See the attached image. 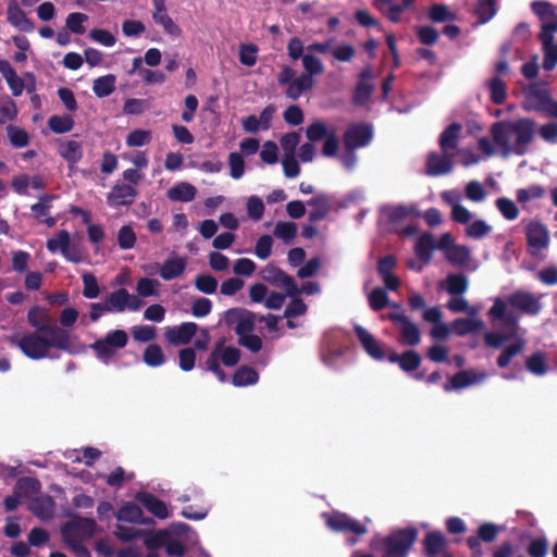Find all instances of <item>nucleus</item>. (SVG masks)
I'll return each instance as SVG.
<instances>
[{"instance_id":"obj_15","label":"nucleus","mask_w":557,"mask_h":557,"mask_svg":"<svg viewBox=\"0 0 557 557\" xmlns=\"http://www.w3.org/2000/svg\"><path fill=\"white\" fill-rule=\"evenodd\" d=\"M527 242L532 256L537 255L548 245V231L540 222H531L525 230Z\"/></svg>"},{"instance_id":"obj_5","label":"nucleus","mask_w":557,"mask_h":557,"mask_svg":"<svg viewBox=\"0 0 557 557\" xmlns=\"http://www.w3.org/2000/svg\"><path fill=\"white\" fill-rule=\"evenodd\" d=\"M127 343V333L124 330H114L108 332L103 338L97 339L90 347L100 360L108 362L116 350L124 348Z\"/></svg>"},{"instance_id":"obj_58","label":"nucleus","mask_w":557,"mask_h":557,"mask_svg":"<svg viewBox=\"0 0 557 557\" xmlns=\"http://www.w3.org/2000/svg\"><path fill=\"white\" fill-rule=\"evenodd\" d=\"M492 232V226L484 220H475L466 227V235L473 239H482Z\"/></svg>"},{"instance_id":"obj_51","label":"nucleus","mask_w":557,"mask_h":557,"mask_svg":"<svg viewBox=\"0 0 557 557\" xmlns=\"http://www.w3.org/2000/svg\"><path fill=\"white\" fill-rule=\"evenodd\" d=\"M222 346V342H218L213 348V350L210 352V355L207 358L206 361V368L207 370L211 371L216 375L219 381L225 382L227 380L226 373L221 369L220 362H219V349Z\"/></svg>"},{"instance_id":"obj_23","label":"nucleus","mask_w":557,"mask_h":557,"mask_svg":"<svg viewBox=\"0 0 557 557\" xmlns=\"http://www.w3.org/2000/svg\"><path fill=\"white\" fill-rule=\"evenodd\" d=\"M387 360L396 363L404 372L416 371L421 364V356L416 350L409 349L397 354L394 349L387 350Z\"/></svg>"},{"instance_id":"obj_6","label":"nucleus","mask_w":557,"mask_h":557,"mask_svg":"<svg viewBox=\"0 0 557 557\" xmlns=\"http://www.w3.org/2000/svg\"><path fill=\"white\" fill-rule=\"evenodd\" d=\"M322 517L326 527L333 532L343 534L352 533L357 536H361L368 533V528L364 523L351 518L345 512H324Z\"/></svg>"},{"instance_id":"obj_14","label":"nucleus","mask_w":557,"mask_h":557,"mask_svg":"<svg viewBox=\"0 0 557 557\" xmlns=\"http://www.w3.org/2000/svg\"><path fill=\"white\" fill-rule=\"evenodd\" d=\"M448 542L441 531H430L422 541L425 557H451L447 552Z\"/></svg>"},{"instance_id":"obj_53","label":"nucleus","mask_w":557,"mask_h":557,"mask_svg":"<svg viewBox=\"0 0 557 557\" xmlns=\"http://www.w3.org/2000/svg\"><path fill=\"white\" fill-rule=\"evenodd\" d=\"M160 282L156 278L141 277L137 281L136 292L140 297H151L159 295Z\"/></svg>"},{"instance_id":"obj_13","label":"nucleus","mask_w":557,"mask_h":557,"mask_svg":"<svg viewBox=\"0 0 557 557\" xmlns=\"http://www.w3.org/2000/svg\"><path fill=\"white\" fill-rule=\"evenodd\" d=\"M506 301L511 308L531 315L537 314L542 309L540 300L530 292H513L507 296Z\"/></svg>"},{"instance_id":"obj_42","label":"nucleus","mask_w":557,"mask_h":557,"mask_svg":"<svg viewBox=\"0 0 557 557\" xmlns=\"http://www.w3.org/2000/svg\"><path fill=\"white\" fill-rule=\"evenodd\" d=\"M483 327L481 320H474L469 318H459L453 322V331L458 336H466L468 334L478 332Z\"/></svg>"},{"instance_id":"obj_20","label":"nucleus","mask_w":557,"mask_h":557,"mask_svg":"<svg viewBox=\"0 0 557 557\" xmlns=\"http://www.w3.org/2000/svg\"><path fill=\"white\" fill-rule=\"evenodd\" d=\"M27 322L30 326L35 329V331L42 332L45 335H61L63 327H60L55 324L49 323V315L47 313H41L39 307L35 306L29 309L27 313Z\"/></svg>"},{"instance_id":"obj_48","label":"nucleus","mask_w":557,"mask_h":557,"mask_svg":"<svg viewBox=\"0 0 557 557\" xmlns=\"http://www.w3.org/2000/svg\"><path fill=\"white\" fill-rule=\"evenodd\" d=\"M143 360L147 366L157 368L164 363L165 357L158 344H149L144 350Z\"/></svg>"},{"instance_id":"obj_19","label":"nucleus","mask_w":557,"mask_h":557,"mask_svg":"<svg viewBox=\"0 0 557 557\" xmlns=\"http://www.w3.org/2000/svg\"><path fill=\"white\" fill-rule=\"evenodd\" d=\"M355 334L366 352L374 360L382 361L387 358V352L379 342L363 326L357 324L354 327Z\"/></svg>"},{"instance_id":"obj_3","label":"nucleus","mask_w":557,"mask_h":557,"mask_svg":"<svg viewBox=\"0 0 557 557\" xmlns=\"http://www.w3.org/2000/svg\"><path fill=\"white\" fill-rule=\"evenodd\" d=\"M419 531L416 527L395 529L381 541L382 557H408L418 541ZM352 557H374L372 554H354Z\"/></svg>"},{"instance_id":"obj_45","label":"nucleus","mask_w":557,"mask_h":557,"mask_svg":"<svg viewBox=\"0 0 557 557\" xmlns=\"http://www.w3.org/2000/svg\"><path fill=\"white\" fill-rule=\"evenodd\" d=\"M129 298V293L125 288H119L112 292L107 298L106 302L110 312H123L126 310V301Z\"/></svg>"},{"instance_id":"obj_61","label":"nucleus","mask_w":557,"mask_h":557,"mask_svg":"<svg viewBox=\"0 0 557 557\" xmlns=\"http://www.w3.org/2000/svg\"><path fill=\"white\" fill-rule=\"evenodd\" d=\"M273 233L277 238L289 244L297 234V225L294 222H278Z\"/></svg>"},{"instance_id":"obj_30","label":"nucleus","mask_w":557,"mask_h":557,"mask_svg":"<svg viewBox=\"0 0 557 557\" xmlns=\"http://www.w3.org/2000/svg\"><path fill=\"white\" fill-rule=\"evenodd\" d=\"M542 42L544 53L543 69L553 71L557 64V45L555 44V35H539Z\"/></svg>"},{"instance_id":"obj_52","label":"nucleus","mask_w":557,"mask_h":557,"mask_svg":"<svg viewBox=\"0 0 557 557\" xmlns=\"http://www.w3.org/2000/svg\"><path fill=\"white\" fill-rule=\"evenodd\" d=\"M373 90V84L367 82H358L352 95L354 104L359 107L367 104L372 96Z\"/></svg>"},{"instance_id":"obj_27","label":"nucleus","mask_w":557,"mask_h":557,"mask_svg":"<svg viewBox=\"0 0 557 557\" xmlns=\"http://www.w3.org/2000/svg\"><path fill=\"white\" fill-rule=\"evenodd\" d=\"M136 500L143 505L150 513L159 519L169 517V510L164 502L148 492H139L136 494Z\"/></svg>"},{"instance_id":"obj_50","label":"nucleus","mask_w":557,"mask_h":557,"mask_svg":"<svg viewBox=\"0 0 557 557\" xmlns=\"http://www.w3.org/2000/svg\"><path fill=\"white\" fill-rule=\"evenodd\" d=\"M525 368L535 375H544L547 372L546 358L544 352L536 351L525 360Z\"/></svg>"},{"instance_id":"obj_2","label":"nucleus","mask_w":557,"mask_h":557,"mask_svg":"<svg viewBox=\"0 0 557 557\" xmlns=\"http://www.w3.org/2000/svg\"><path fill=\"white\" fill-rule=\"evenodd\" d=\"M22 352L29 359L40 360L49 357V350L57 348L63 351H70L72 347L71 335L69 331L62 330L61 335H45L42 332H30L23 335L20 339H12Z\"/></svg>"},{"instance_id":"obj_63","label":"nucleus","mask_w":557,"mask_h":557,"mask_svg":"<svg viewBox=\"0 0 557 557\" xmlns=\"http://www.w3.org/2000/svg\"><path fill=\"white\" fill-rule=\"evenodd\" d=\"M500 532V527L493 522H484L476 530V537L485 543H492Z\"/></svg>"},{"instance_id":"obj_29","label":"nucleus","mask_w":557,"mask_h":557,"mask_svg":"<svg viewBox=\"0 0 557 557\" xmlns=\"http://www.w3.org/2000/svg\"><path fill=\"white\" fill-rule=\"evenodd\" d=\"M116 519L123 522L131 523H141L147 524L151 523V519H144L143 509L135 503L128 502L125 503L116 512Z\"/></svg>"},{"instance_id":"obj_56","label":"nucleus","mask_w":557,"mask_h":557,"mask_svg":"<svg viewBox=\"0 0 557 557\" xmlns=\"http://www.w3.org/2000/svg\"><path fill=\"white\" fill-rule=\"evenodd\" d=\"M302 66L305 69L304 75H308L312 78V76L320 75L324 72V65L322 61L310 53H306L302 59Z\"/></svg>"},{"instance_id":"obj_26","label":"nucleus","mask_w":557,"mask_h":557,"mask_svg":"<svg viewBox=\"0 0 557 557\" xmlns=\"http://www.w3.org/2000/svg\"><path fill=\"white\" fill-rule=\"evenodd\" d=\"M461 129L462 125L454 122L441 133L438 145L443 152L457 154Z\"/></svg>"},{"instance_id":"obj_55","label":"nucleus","mask_w":557,"mask_h":557,"mask_svg":"<svg viewBox=\"0 0 557 557\" xmlns=\"http://www.w3.org/2000/svg\"><path fill=\"white\" fill-rule=\"evenodd\" d=\"M549 542L546 536L532 537L527 546V554L530 557H545L548 554Z\"/></svg>"},{"instance_id":"obj_8","label":"nucleus","mask_w":557,"mask_h":557,"mask_svg":"<svg viewBox=\"0 0 557 557\" xmlns=\"http://www.w3.org/2000/svg\"><path fill=\"white\" fill-rule=\"evenodd\" d=\"M258 319L256 313L243 308L228 309L224 314L225 324L227 326H234V331L238 337L251 334Z\"/></svg>"},{"instance_id":"obj_22","label":"nucleus","mask_w":557,"mask_h":557,"mask_svg":"<svg viewBox=\"0 0 557 557\" xmlns=\"http://www.w3.org/2000/svg\"><path fill=\"white\" fill-rule=\"evenodd\" d=\"M153 12L152 18L156 24L163 27V30L172 36H180L182 30L168 14L164 0H152Z\"/></svg>"},{"instance_id":"obj_40","label":"nucleus","mask_w":557,"mask_h":557,"mask_svg":"<svg viewBox=\"0 0 557 557\" xmlns=\"http://www.w3.org/2000/svg\"><path fill=\"white\" fill-rule=\"evenodd\" d=\"M487 87L490 90V99L494 104L500 106L506 101V84L499 76L492 77L487 83Z\"/></svg>"},{"instance_id":"obj_21","label":"nucleus","mask_w":557,"mask_h":557,"mask_svg":"<svg viewBox=\"0 0 557 557\" xmlns=\"http://www.w3.org/2000/svg\"><path fill=\"white\" fill-rule=\"evenodd\" d=\"M197 329L198 326L195 322H184L178 326L168 327L165 330V338L174 346L186 345L193 339Z\"/></svg>"},{"instance_id":"obj_25","label":"nucleus","mask_w":557,"mask_h":557,"mask_svg":"<svg viewBox=\"0 0 557 557\" xmlns=\"http://www.w3.org/2000/svg\"><path fill=\"white\" fill-rule=\"evenodd\" d=\"M152 269H158L159 275L164 281H172L178 276H181L186 269V260L181 257L166 259L162 264L154 263L151 265L150 273H152Z\"/></svg>"},{"instance_id":"obj_64","label":"nucleus","mask_w":557,"mask_h":557,"mask_svg":"<svg viewBox=\"0 0 557 557\" xmlns=\"http://www.w3.org/2000/svg\"><path fill=\"white\" fill-rule=\"evenodd\" d=\"M88 21V15L81 12L70 13L66 17V27L76 35H83L85 33L84 23Z\"/></svg>"},{"instance_id":"obj_43","label":"nucleus","mask_w":557,"mask_h":557,"mask_svg":"<svg viewBox=\"0 0 557 557\" xmlns=\"http://www.w3.org/2000/svg\"><path fill=\"white\" fill-rule=\"evenodd\" d=\"M446 260L453 265L465 267L471 258V250L465 245H455L451 250L445 255Z\"/></svg>"},{"instance_id":"obj_44","label":"nucleus","mask_w":557,"mask_h":557,"mask_svg":"<svg viewBox=\"0 0 557 557\" xmlns=\"http://www.w3.org/2000/svg\"><path fill=\"white\" fill-rule=\"evenodd\" d=\"M334 131V127H327L324 122L314 121L307 126L306 137L310 143L313 144L322 139H325Z\"/></svg>"},{"instance_id":"obj_10","label":"nucleus","mask_w":557,"mask_h":557,"mask_svg":"<svg viewBox=\"0 0 557 557\" xmlns=\"http://www.w3.org/2000/svg\"><path fill=\"white\" fill-rule=\"evenodd\" d=\"M373 138L372 126L366 123L349 125L343 134V144L346 150H357L367 147Z\"/></svg>"},{"instance_id":"obj_47","label":"nucleus","mask_w":557,"mask_h":557,"mask_svg":"<svg viewBox=\"0 0 557 557\" xmlns=\"http://www.w3.org/2000/svg\"><path fill=\"white\" fill-rule=\"evenodd\" d=\"M468 278L462 273H453L447 276V293L451 296H461L468 289Z\"/></svg>"},{"instance_id":"obj_4","label":"nucleus","mask_w":557,"mask_h":557,"mask_svg":"<svg viewBox=\"0 0 557 557\" xmlns=\"http://www.w3.org/2000/svg\"><path fill=\"white\" fill-rule=\"evenodd\" d=\"M419 531L416 527L395 529L381 541L382 557H408L418 541ZM352 557H374L372 554H354Z\"/></svg>"},{"instance_id":"obj_60","label":"nucleus","mask_w":557,"mask_h":557,"mask_svg":"<svg viewBox=\"0 0 557 557\" xmlns=\"http://www.w3.org/2000/svg\"><path fill=\"white\" fill-rule=\"evenodd\" d=\"M70 244H71V238H70L69 232L65 230H62L57 234L55 237L49 238L47 240L46 246L50 252L54 253L58 250H60L62 252L63 250L69 248Z\"/></svg>"},{"instance_id":"obj_35","label":"nucleus","mask_w":557,"mask_h":557,"mask_svg":"<svg viewBox=\"0 0 557 557\" xmlns=\"http://www.w3.org/2000/svg\"><path fill=\"white\" fill-rule=\"evenodd\" d=\"M497 0H479L474 8L476 23L479 25H484L488 23L497 14Z\"/></svg>"},{"instance_id":"obj_37","label":"nucleus","mask_w":557,"mask_h":557,"mask_svg":"<svg viewBox=\"0 0 557 557\" xmlns=\"http://www.w3.org/2000/svg\"><path fill=\"white\" fill-rule=\"evenodd\" d=\"M525 343L522 338H517L515 343L506 346L500 355L497 357L496 364L499 369L507 368L511 360L522 354Z\"/></svg>"},{"instance_id":"obj_38","label":"nucleus","mask_w":557,"mask_h":557,"mask_svg":"<svg viewBox=\"0 0 557 557\" xmlns=\"http://www.w3.org/2000/svg\"><path fill=\"white\" fill-rule=\"evenodd\" d=\"M258 372L248 366H240L233 374L232 383L234 386H248L258 382Z\"/></svg>"},{"instance_id":"obj_28","label":"nucleus","mask_w":557,"mask_h":557,"mask_svg":"<svg viewBox=\"0 0 557 557\" xmlns=\"http://www.w3.org/2000/svg\"><path fill=\"white\" fill-rule=\"evenodd\" d=\"M484 376H485V374H483V373L476 375L474 373L461 370V371L457 372L456 374H454L449 379V381L446 384H444L443 389L446 393H450L451 391H455V389L466 388L472 384L480 382L482 379H484Z\"/></svg>"},{"instance_id":"obj_1","label":"nucleus","mask_w":557,"mask_h":557,"mask_svg":"<svg viewBox=\"0 0 557 557\" xmlns=\"http://www.w3.org/2000/svg\"><path fill=\"white\" fill-rule=\"evenodd\" d=\"M535 127L534 120L522 117L512 122H496L492 125L491 133L495 144L506 153L524 156L534 139Z\"/></svg>"},{"instance_id":"obj_46","label":"nucleus","mask_w":557,"mask_h":557,"mask_svg":"<svg viewBox=\"0 0 557 557\" xmlns=\"http://www.w3.org/2000/svg\"><path fill=\"white\" fill-rule=\"evenodd\" d=\"M40 488V483L37 479L24 476L16 481L14 485V492L22 497H29L36 494Z\"/></svg>"},{"instance_id":"obj_41","label":"nucleus","mask_w":557,"mask_h":557,"mask_svg":"<svg viewBox=\"0 0 557 557\" xmlns=\"http://www.w3.org/2000/svg\"><path fill=\"white\" fill-rule=\"evenodd\" d=\"M115 82L113 74L100 76L94 81L92 91L99 98L108 97L115 90Z\"/></svg>"},{"instance_id":"obj_33","label":"nucleus","mask_w":557,"mask_h":557,"mask_svg":"<svg viewBox=\"0 0 557 557\" xmlns=\"http://www.w3.org/2000/svg\"><path fill=\"white\" fill-rule=\"evenodd\" d=\"M197 189L194 185L182 182L168 189L166 196L171 201L189 202L195 199Z\"/></svg>"},{"instance_id":"obj_9","label":"nucleus","mask_w":557,"mask_h":557,"mask_svg":"<svg viewBox=\"0 0 557 557\" xmlns=\"http://www.w3.org/2000/svg\"><path fill=\"white\" fill-rule=\"evenodd\" d=\"M260 274L263 281L273 286L284 288L287 296L294 297L299 295V288L294 277L285 273L278 267L269 263L261 270Z\"/></svg>"},{"instance_id":"obj_12","label":"nucleus","mask_w":557,"mask_h":557,"mask_svg":"<svg viewBox=\"0 0 557 557\" xmlns=\"http://www.w3.org/2000/svg\"><path fill=\"white\" fill-rule=\"evenodd\" d=\"M531 8L542 22L539 35H555L557 33V13L553 4L547 1H534Z\"/></svg>"},{"instance_id":"obj_34","label":"nucleus","mask_w":557,"mask_h":557,"mask_svg":"<svg viewBox=\"0 0 557 557\" xmlns=\"http://www.w3.org/2000/svg\"><path fill=\"white\" fill-rule=\"evenodd\" d=\"M435 249V240L432 234H422L416 244V256L424 264L431 262L433 258V251Z\"/></svg>"},{"instance_id":"obj_49","label":"nucleus","mask_w":557,"mask_h":557,"mask_svg":"<svg viewBox=\"0 0 557 557\" xmlns=\"http://www.w3.org/2000/svg\"><path fill=\"white\" fill-rule=\"evenodd\" d=\"M49 128L55 134H65L73 129L74 120L71 115H51L48 120Z\"/></svg>"},{"instance_id":"obj_16","label":"nucleus","mask_w":557,"mask_h":557,"mask_svg":"<svg viewBox=\"0 0 557 557\" xmlns=\"http://www.w3.org/2000/svg\"><path fill=\"white\" fill-rule=\"evenodd\" d=\"M505 326L512 330V334L502 332H486L484 334V344L490 348L498 349L504 343L511 339L518 329V317L511 312H507L506 317L500 320Z\"/></svg>"},{"instance_id":"obj_18","label":"nucleus","mask_w":557,"mask_h":557,"mask_svg":"<svg viewBox=\"0 0 557 557\" xmlns=\"http://www.w3.org/2000/svg\"><path fill=\"white\" fill-rule=\"evenodd\" d=\"M137 195V189L134 186L128 184H115L108 194L107 203L111 208L131 206L135 201Z\"/></svg>"},{"instance_id":"obj_39","label":"nucleus","mask_w":557,"mask_h":557,"mask_svg":"<svg viewBox=\"0 0 557 557\" xmlns=\"http://www.w3.org/2000/svg\"><path fill=\"white\" fill-rule=\"evenodd\" d=\"M442 199L451 206V220L459 224H468L472 218L471 212L460 203H455L448 191L442 193Z\"/></svg>"},{"instance_id":"obj_11","label":"nucleus","mask_w":557,"mask_h":557,"mask_svg":"<svg viewBox=\"0 0 557 557\" xmlns=\"http://www.w3.org/2000/svg\"><path fill=\"white\" fill-rule=\"evenodd\" d=\"M456 153L429 152L425 161V174L429 176H442L450 173L454 169Z\"/></svg>"},{"instance_id":"obj_54","label":"nucleus","mask_w":557,"mask_h":557,"mask_svg":"<svg viewBox=\"0 0 557 557\" xmlns=\"http://www.w3.org/2000/svg\"><path fill=\"white\" fill-rule=\"evenodd\" d=\"M385 212L387 215V221L389 223H398L410 215L417 214L414 208L407 207L404 205L387 207L385 209Z\"/></svg>"},{"instance_id":"obj_31","label":"nucleus","mask_w":557,"mask_h":557,"mask_svg":"<svg viewBox=\"0 0 557 557\" xmlns=\"http://www.w3.org/2000/svg\"><path fill=\"white\" fill-rule=\"evenodd\" d=\"M59 154L70 164L79 162L83 158L82 144L75 140H58Z\"/></svg>"},{"instance_id":"obj_7","label":"nucleus","mask_w":557,"mask_h":557,"mask_svg":"<svg viewBox=\"0 0 557 557\" xmlns=\"http://www.w3.org/2000/svg\"><path fill=\"white\" fill-rule=\"evenodd\" d=\"M395 311L387 314V319L399 330L403 342L409 346H417L421 341L418 326L401 312V306L393 304Z\"/></svg>"},{"instance_id":"obj_57","label":"nucleus","mask_w":557,"mask_h":557,"mask_svg":"<svg viewBox=\"0 0 557 557\" xmlns=\"http://www.w3.org/2000/svg\"><path fill=\"white\" fill-rule=\"evenodd\" d=\"M7 133L10 143L14 148H23L29 144V135L23 128L15 125H9L7 126Z\"/></svg>"},{"instance_id":"obj_17","label":"nucleus","mask_w":557,"mask_h":557,"mask_svg":"<svg viewBox=\"0 0 557 557\" xmlns=\"http://www.w3.org/2000/svg\"><path fill=\"white\" fill-rule=\"evenodd\" d=\"M97 529V523L92 518L75 517L64 524L62 528V535L64 539L72 535H82L84 537L94 536Z\"/></svg>"},{"instance_id":"obj_62","label":"nucleus","mask_w":557,"mask_h":557,"mask_svg":"<svg viewBox=\"0 0 557 557\" xmlns=\"http://www.w3.org/2000/svg\"><path fill=\"white\" fill-rule=\"evenodd\" d=\"M496 208L499 210L502 215L506 220H515L519 215V209L517 205L509 198L500 197L495 202Z\"/></svg>"},{"instance_id":"obj_36","label":"nucleus","mask_w":557,"mask_h":557,"mask_svg":"<svg viewBox=\"0 0 557 557\" xmlns=\"http://www.w3.org/2000/svg\"><path fill=\"white\" fill-rule=\"evenodd\" d=\"M313 87V78L300 74L287 86L285 95L288 99L298 100L300 96Z\"/></svg>"},{"instance_id":"obj_32","label":"nucleus","mask_w":557,"mask_h":557,"mask_svg":"<svg viewBox=\"0 0 557 557\" xmlns=\"http://www.w3.org/2000/svg\"><path fill=\"white\" fill-rule=\"evenodd\" d=\"M311 208L308 218L311 222H318L326 218L330 212V201L327 196L321 194L308 200Z\"/></svg>"},{"instance_id":"obj_24","label":"nucleus","mask_w":557,"mask_h":557,"mask_svg":"<svg viewBox=\"0 0 557 557\" xmlns=\"http://www.w3.org/2000/svg\"><path fill=\"white\" fill-rule=\"evenodd\" d=\"M7 20L21 32L30 33L34 30V23L26 16V13L21 9L17 0H9Z\"/></svg>"},{"instance_id":"obj_59","label":"nucleus","mask_w":557,"mask_h":557,"mask_svg":"<svg viewBox=\"0 0 557 557\" xmlns=\"http://www.w3.org/2000/svg\"><path fill=\"white\" fill-rule=\"evenodd\" d=\"M240 350L234 346L223 347L219 349V362L221 361L225 367H235L240 360Z\"/></svg>"}]
</instances>
